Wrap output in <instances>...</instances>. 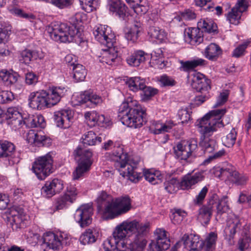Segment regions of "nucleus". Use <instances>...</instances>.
<instances>
[{"label": "nucleus", "instance_id": "dca6fc26", "mask_svg": "<svg viewBox=\"0 0 251 251\" xmlns=\"http://www.w3.org/2000/svg\"><path fill=\"white\" fill-rule=\"evenodd\" d=\"M111 219L126 213L131 208V200L128 196L121 197L114 200Z\"/></svg>", "mask_w": 251, "mask_h": 251}, {"label": "nucleus", "instance_id": "6e6552de", "mask_svg": "<svg viewBox=\"0 0 251 251\" xmlns=\"http://www.w3.org/2000/svg\"><path fill=\"white\" fill-rule=\"evenodd\" d=\"M52 164V157L48 153L35 159L32 170L38 179L44 180L53 172Z\"/></svg>", "mask_w": 251, "mask_h": 251}, {"label": "nucleus", "instance_id": "338daca9", "mask_svg": "<svg viewBox=\"0 0 251 251\" xmlns=\"http://www.w3.org/2000/svg\"><path fill=\"white\" fill-rule=\"evenodd\" d=\"M178 115L182 124L187 123L191 119L189 111L186 109H181L178 112Z\"/></svg>", "mask_w": 251, "mask_h": 251}, {"label": "nucleus", "instance_id": "0e129e2a", "mask_svg": "<svg viewBox=\"0 0 251 251\" xmlns=\"http://www.w3.org/2000/svg\"><path fill=\"white\" fill-rule=\"evenodd\" d=\"M50 2L60 8H63L72 4V0H50Z\"/></svg>", "mask_w": 251, "mask_h": 251}, {"label": "nucleus", "instance_id": "49530a36", "mask_svg": "<svg viewBox=\"0 0 251 251\" xmlns=\"http://www.w3.org/2000/svg\"><path fill=\"white\" fill-rule=\"evenodd\" d=\"M86 19V14L83 12H77L69 19L70 23L76 29L79 24Z\"/></svg>", "mask_w": 251, "mask_h": 251}, {"label": "nucleus", "instance_id": "c756f323", "mask_svg": "<svg viewBox=\"0 0 251 251\" xmlns=\"http://www.w3.org/2000/svg\"><path fill=\"white\" fill-rule=\"evenodd\" d=\"M148 54L141 50L135 51L126 58V62L130 66L138 67L146 60Z\"/></svg>", "mask_w": 251, "mask_h": 251}, {"label": "nucleus", "instance_id": "603ef678", "mask_svg": "<svg viewBox=\"0 0 251 251\" xmlns=\"http://www.w3.org/2000/svg\"><path fill=\"white\" fill-rule=\"evenodd\" d=\"M141 91H142V93L141 94L142 95V99L144 101L150 100L151 97L156 94L158 92L156 89L146 86V85L144 86V88L142 89Z\"/></svg>", "mask_w": 251, "mask_h": 251}, {"label": "nucleus", "instance_id": "1a4fd4ad", "mask_svg": "<svg viewBox=\"0 0 251 251\" xmlns=\"http://www.w3.org/2000/svg\"><path fill=\"white\" fill-rule=\"evenodd\" d=\"M49 32L52 39L61 42H72L74 36L70 27L65 23L54 24L49 28Z\"/></svg>", "mask_w": 251, "mask_h": 251}, {"label": "nucleus", "instance_id": "a18cd8bd", "mask_svg": "<svg viewBox=\"0 0 251 251\" xmlns=\"http://www.w3.org/2000/svg\"><path fill=\"white\" fill-rule=\"evenodd\" d=\"M132 8L134 12L139 15L146 14L149 9V5L147 0H142L136 5H132Z\"/></svg>", "mask_w": 251, "mask_h": 251}, {"label": "nucleus", "instance_id": "423d86ee", "mask_svg": "<svg viewBox=\"0 0 251 251\" xmlns=\"http://www.w3.org/2000/svg\"><path fill=\"white\" fill-rule=\"evenodd\" d=\"M217 238V234L211 232L204 242L200 240L198 235L192 234L189 235L184 234L181 240L184 248L190 251H212L214 249Z\"/></svg>", "mask_w": 251, "mask_h": 251}, {"label": "nucleus", "instance_id": "a211bd4d", "mask_svg": "<svg viewBox=\"0 0 251 251\" xmlns=\"http://www.w3.org/2000/svg\"><path fill=\"white\" fill-rule=\"evenodd\" d=\"M241 227V223L237 217L230 218L227 221L225 229V239L229 245L234 244V236L237 232L240 231Z\"/></svg>", "mask_w": 251, "mask_h": 251}, {"label": "nucleus", "instance_id": "f257e3e1", "mask_svg": "<svg viewBox=\"0 0 251 251\" xmlns=\"http://www.w3.org/2000/svg\"><path fill=\"white\" fill-rule=\"evenodd\" d=\"M149 223H141L136 220L126 221L118 225L112 234V237L103 243L105 251H119L118 248L124 247L123 240L127 234H134L133 241L129 245L130 251H143L147 245L145 236L150 231Z\"/></svg>", "mask_w": 251, "mask_h": 251}, {"label": "nucleus", "instance_id": "f8f14e48", "mask_svg": "<svg viewBox=\"0 0 251 251\" xmlns=\"http://www.w3.org/2000/svg\"><path fill=\"white\" fill-rule=\"evenodd\" d=\"M93 208L90 204L82 205L76 210L74 218L81 227L88 226L92 223Z\"/></svg>", "mask_w": 251, "mask_h": 251}, {"label": "nucleus", "instance_id": "ddd939ff", "mask_svg": "<svg viewBox=\"0 0 251 251\" xmlns=\"http://www.w3.org/2000/svg\"><path fill=\"white\" fill-rule=\"evenodd\" d=\"M21 210L18 211L15 208H12L7 211L3 216L5 221L9 224L13 229H17L22 227L24 225L25 215H23Z\"/></svg>", "mask_w": 251, "mask_h": 251}, {"label": "nucleus", "instance_id": "de8ad7c7", "mask_svg": "<svg viewBox=\"0 0 251 251\" xmlns=\"http://www.w3.org/2000/svg\"><path fill=\"white\" fill-rule=\"evenodd\" d=\"M186 213L181 209H175V211L170 216L172 222L174 224H180L184 218L186 216Z\"/></svg>", "mask_w": 251, "mask_h": 251}, {"label": "nucleus", "instance_id": "f3484780", "mask_svg": "<svg viewBox=\"0 0 251 251\" xmlns=\"http://www.w3.org/2000/svg\"><path fill=\"white\" fill-rule=\"evenodd\" d=\"M248 7V0H238L235 6L228 13L227 19L230 24L238 25L242 13L247 11Z\"/></svg>", "mask_w": 251, "mask_h": 251}, {"label": "nucleus", "instance_id": "13d9d810", "mask_svg": "<svg viewBox=\"0 0 251 251\" xmlns=\"http://www.w3.org/2000/svg\"><path fill=\"white\" fill-rule=\"evenodd\" d=\"M249 43L250 41H246L239 45L234 50L232 54L233 56L238 58L243 55L245 50Z\"/></svg>", "mask_w": 251, "mask_h": 251}, {"label": "nucleus", "instance_id": "412c9836", "mask_svg": "<svg viewBox=\"0 0 251 251\" xmlns=\"http://www.w3.org/2000/svg\"><path fill=\"white\" fill-rule=\"evenodd\" d=\"M197 148V141L193 139L190 141L187 148L184 147L181 143H178L174 149L175 153L178 158L181 160H187Z\"/></svg>", "mask_w": 251, "mask_h": 251}, {"label": "nucleus", "instance_id": "9b49d317", "mask_svg": "<svg viewBox=\"0 0 251 251\" xmlns=\"http://www.w3.org/2000/svg\"><path fill=\"white\" fill-rule=\"evenodd\" d=\"M114 200L110 195L104 191H102L97 199L98 208L99 210L103 209V217L105 220L111 219Z\"/></svg>", "mask_w": 251, "mask_h": 251}, {"label": "nucleus", "instance_id": "69168bd1", "mask_svg": "<svg viewBox=\"0 0 251 251\" xmlns=\"http://www.w3.org/2000/svg\"><path fill=\"white\" fill-rule=\"evenodd\" d=\"M20 113L18 111L17 108L16 107H9L5 114L4 115L5 117V119L7 120V121L12 119L14 117L16 116V115L19 114Z\"/></svg>", "mask_w": 251, "mask_h": 251}, {"label": "nucleus", "instance_id": "7c9ffc66", "mask_svg": "<svg viewBox=\"0 0 251 251\" xmlns=\"http://www.w3.org/2000/svg\"><path fill=\"white\" fill-rule=\"evenodd\" d=\"M206 61L201 58H198L190 61H179L181 66L179 68L180 71L188 72L198 66H202L205 65Z\"/></svg>", "mask_w": 251, "mask_h": 251}, {"label": "nucleus", "instance_id": "052dcab7", "mask_svg": "<svg viewBox=\"0 0 251 251\" xmlns=\"http://www.w3.org/2000/svg\"><path fill=\"white\" fill-rule=\"evenodd\" d=\"M84 116L87 122H89L93 125L97 123L98 114L96 111H93L86 112Z\"/></svg>", "mask_w": 251, "mask_h": 251}, {"label": "nucleus", "instance_id": "5701e85b", "mask_svg": "<svg viewBox=\"0 0 251 251\" xmlns=\"http://www.w3.org/2000/svg\"><path fill=\"white\" fill-rule=\"evenodd\" d=\"M210 82V80L206 78L203 74L198 73L194 77L192 87L197 92L202 93L208 92L211 89Z\"/></svg>", "mask_w": 251, "mask_h": 251}, {"label": "nucleus", "instance_id": "9d476101", "mask_svg": "<svg viewBox=\"0 0 251 251\" xmlns=\"http://www.w3.org/2000/svg\"><path fill=\"white\" fill-rule=\"evenodd\" d=\"M93 33L95 39L107 48L112 47L116 43L115 34L108 26H100L95 30Z\"/></svg>", "mask_w": 251, "mask_h": 251}, {"label": "nucleus", "instance_id": "2eb2a0df", "mask_svg": "<svg viewBox=\"0 0 251 251\" xmlns=\"http://www.w3.org/2000/svg\"><path fill=\"white\" fill-rule=\"evenodd\" d=\"M53 117L57 126L66 129L72 125L74 112L70 109H63L55 112Z\"/></svg>", "mask_w": 251, "mask_h": 251}, {"label": "nucleus", "instance_id": "4d7b16f0", "mask_svg": "<svg viewBox=\"0 0 251 251\" xmlns=\"http://www.w3.org/2000/svg\"><path fill=\"white\" fill-rule=\"evenodd\" d=\"M24 118L22 114L20 113L16 115L15 117L7 121L8 125H11L13 128H19L23 124Z\"/></svg>", "mask_w": 251, "mask_h": 251}, {"label": "nucleus", "instance_id": "0eeeda50", "mask_svg": "<svg viewBox=\"0 0 251 251\" xmlns=\"http://www.w3.org/2000/svg\"><path fill=\"white\" fill-rule=\"evenodd\" d=\"M75 159L78 160V166L73 173L74 179H78L85 173L89 171L92 164V152L88 150H82L78 147L74 151Z\"/></svg>", "mask_w": 251, "mask_h": 251}, {"label": "nucleus", "instance_id": "ea45409f", "mask_svg": "<svg viewBox=\"0 0 251 251\" xmlns=\"http://www.w3.org/2000/svg\"><path fill=\"white\" fill-rule=\"evenodd\" d=\"M83 144L85 145L93 146L97 143H100L102 141L100 137H98L93 131H89L86 133L82 137Z\"/></svg>", "mask_w": 251, "mask_h": 251}, {"label": "nucleus", "instance_id": "4c0bfd02", "mask_svg": "<svg viewBox=\"0 0 251 251\" xmlns=\"http://www.w3.org/2000/svg\"><path fill=\"white\" fill-rule=\"evenodd\" d=\"M175 124L171 120L166 121L165 123H158L155 126V127L151 128V132L154 134H159L162 133L169 132Z\"/></svg>", "mask_w": 251, "mask_h": 251}, {"label": "nucleus", "instance_id": "473e14b6", "mask_svg": "<svg viewBox=\"0 0 251 251\" xmlns=\"http://www.w3.org/2000/svg\"><path fill=\"white\" fill-rule=\"evenodd\" d=\"M15 151L14 145L8 141L0 142V158L12 157Z\"/></svg>", "mask_w": 251, "mask_h": 251}, {"label": "nucleus", "instance_id": "c85d7f7f", "mask_svg": "<svg viewBox=\"0 0 251 251\" xmlns=\"http://www.w3.org/2000/svg\"><path fill=\"white\" fill-rule=\"evenodd\" d=\"M108 50L106 51L102 57V63H105L109 65L115 63H118L120 61V57L118 56V51L116 50L115 44L111 48H107Z\"/></svg>", "mask_w": 251, "mask_h": 251}, {"label": "nucleus", "instance_id": "09e8293b", "mask_svg": "<svg viewBox=\"0 0 251 251\" xmlns=\"http://www.w3.org/2000/svg\"><path fill=\"white\" fill-rule=\"evenodd\" d=\"M74 202V198L69 197L68 195H64L63 196L58 198L55 208L56 210H61L65 207L69 203H72Z\"/></svg>", "mask_w": 251, "mask_h": 251}, {"label": "nucleus", "instance_id": "39448f33", "mask_svg": "<svg viewBox=\"0 0 251 251\" xmlns=\"http://www.w3.org/2000/svg\"><path fill=\"white\" fill-rule=\"evenodd\" d=\"M216 208L217 215H222L224 213L228 212L229 206L228 205L227 197H223L219 199L216 194H213L210 197L206 204L202 206L199 210V216L203 219L204 223L207 224L210 220L212 212Z\"/></svg>", "mask_w": 251, "mask_h": 251}, {"label": "nucleus", "instance_id": "72a5a7b5", "mask_svg": "<svg viewBox=\"0 0 251 251\" xmlns=\"http://www.w3.org/2000/svg\"><path fill=\"white\" fill-rule=\"evenodd\" d=\"M222 53L221 48L215 43H211L205 49V56L210 60H216Z\"/></svg>", "mask_w": 251, "mask_h": 251}, {"label": "nucleus", "instance_id": "cd10ccee", "mask_svg": "<svg viewBox=\"0 0 251 251\" xmlns=\"http://www.w3.org/2000/svg\"><path fill=\"white\" fill-rule=\"evenodd\" d=\"M78 99V101L81 104L90 102L91 103L97 105L101 103L102 101L100 96L97 95L90 90L85 91L81 93Z\"/></svg>", "mask_w": 251, "mask_h": 251}, {"label": "nucleus", "instance_id": "774afa93", "mask_svg": "<svg viewBox=\"0 0 251 251\" xmlns=\"http://www.w3.org/2000/svg\"><path fill=\"white\" fill-rule=\"evenodd\" d=\"M208 192V188L206 186H204L199 193V195L197 196L194 202L196 204H201L202 203L206 194Z\"/></svg>", "mask_w": 251, "mask_h": 251}, {"label": "nucleus", "instance_id": "3c124183", "mask_svg": "<svg viewBox=\"0 0 251 251\" xmlns=\"http://www.w3.org/2000/svg\"><path fill=\"white\" fill-rule=\"evenodd\" d=\"M162 51L158 49L157 51L152 52L151 53V58L152 60H154L155 64L157 66L159 69H163L166 66L164 60L162 58Z\"/></svg>", "mask_w": 251, "mask_h": 251}, {"label": "nucleus", "instance_id": "e2e57ef3", "mask_svg": "<svg viewBox=\"0 0 251 251\" xmlns=\"http://www.w3.org/2000/svg\"><path fill=\"white\" fill-rule=\"evenodd\" d=\"M211 0H195V2L196 5L200 7H203V9L205 11H210L211 8H213V7L211 5L210 2Z\"/></svg>", "mask_w": 251, "mask_h": 251}, {"label": "nucleus", "instance_id": "5fc2aeb1", "mask_svg": "<svg viewBox=\"0 0 251 251\" xmlns=\"http://www.w3.org/2000/svg\"><path fill=\"white\" fill-rule=\"evenodd\" d=\"M229 95V91L228 90H224L221 92L214 107L216 108L224 104L227 101Z\"/></svg>", "mask_w": 251, "mask_h": 251}, {"label": "nucleus", "instance_id": "c03bdc74", "mask_svg": "<svg viewBox=\"0 0 251 251\" xmlns=\"http://www.w3.org/2000/svg\"><path fill=\"white\" fill-rule=\"evenodd\" d=\"M165 190L170 194L176 193L180 187V183L176 178H172L164 182Z\"/></svg>", "mask_w": 251, "mask_h": 251}, {"label": "nucleus", "instance_id": "4468645a", "mask_svg": "<svg viewBox=\"0 0 251 251\" xmlns=\"http://www.w3.org/2000/svg\"><path fill=\"white\" fill-rule=\"evenodd\" d=\"M62 236L49 232L43 236L41 247L44 251H57L61 246Z\"/></svg>", "mask_w": 251, "mask_h": 251}, {"label": "nucleus", "instance_id": "c9c22d12", "mask_svg": "<svg viewBox=\"0 0 251 251\" xmlns=\"http://www.w3.org/2000/svg\"><path fill=\"white\" fill-rule=\"evenodd\" d=\"M39 57L37 51L25 49L20 53L19 58L21 63L28 64L31 61L36 60Z\"/></svg>", "mask_w": 251, "mask_h": 251}, {"label": "nucleus", "instance_id": "6e6d98bb", "mask_svg": "<svg viewBox=\"0 0 251 251\" xmlns=\"http://www.w3.org/2000/svg\"><path fill=\"white\" fill-rule=\"evenodd\" d=\"M14 99V94L11 91L0 92V103L3 104L11 101Z\"/></svg>", "mask_w": 251, "mask_h": 251}, {"label": "nucleus", "instance_id": "8fccbe9b", "mask_svg": "<svg viewBox=\"0 0 251 251\" xmlns=\"http://www.w3.org/2000/svg\"><path fill=\"white\" fill-rule=\"evenodd\" d=\"M236 134L235 129L232 128L230 133L223 138L224 144L228 148L232 147L235 143Z\"/></svg>", "mask_w": 251, "mask_h": 251}, {"label": "nucleus", "instance_id": "37998d69", "mask_svg": "<svg viewBox=\"0 0 251 251\" xmlns=\"http://www.w3.org/2000/svg\"><path fill=\"white\" fill-rule=\"evenodd\" d=\"M95 230L92 229H87L80 236V241L83 245L94 243L96 241Z\"/></svg>", "mask_w": 251, "mask_h": 251}, {"label": "nucleus", "instance_id": "393cba45", "mask_svg": "<svg viewBox=\"0 0 251 251\" xmlns=\"http://www.w3.org/2000/svg\"><path fill=\"white\" fill-rule=\"evenodd\" d=\"M66 90L64 87H52L47 92L48 95L46 97V100L47 101V104L48 107L56 104L64 95Z\"/></svg>", "mask_w": 251, "mask_h": 251}, {"label": "nucleus", "instance_id": "bb28decb", "mask_svg": "<svg viewBox=\"0 0 251 251\" xmlns=\"http://www.w3.org/2000/svg\"><path fill=\"white\" fill-rule=\"evenodd\" d=\"M109 10L115 12L120 18L125 19L128 15L127 7L120 0H111L109 2Z\"/></svg>", "mask_w": 251, "mask_h": 251}, {"label": "nucleus", "instance_id": "4be33fe9", "mask_svg": "<svg viewBox=\"0 0 251 251\" xmlns=\"http://www.w3.org/2000/svg\"><path fill=\"white\" fill-rule=\"evenodd\" d=\"M63 189L62 181L54 178L51 181H48L41 189V193L48 198H50L55 194L59 193Z\"/></svg>", "mask_w": 251, "mask_h": 251}, {"label": "nucleus", "instance_id": "a878e982", "mask_svg": "<svg viewBox=\"0 0 251 251\" xmlns=\"http://www.w3.org/2000/svg\"><path fill=\"white\" fill-rule=\"evenodd\" d=\"M202 173L197 172L193 175L188 174L184 176L180 182V187L183 190L189 189L192 186L203 180Z\"/></svg>", "mask_w": 251, "mask_h": 251}, {"label": "nucleus", "instance_id": "20e7f679", "mask_svg": "<svg viewBox=\"0 0 251 251\" xmlns=\"http://www.w3.org/2000/svg\"><path fill=\"white\" fill-rule=\"evenodd\" d=\"M146 110L136 100L128 98L120 105L118 117L122 124L134 128L141 127L147 122Z\"/></svg>", "mask_w": 251, "mask_h": 251}, {"label": "nucleus", "instance_id": "f704fd0d", "mask_svg": "<svg viewBox=\"0 0 251 251\" xmlns=\"http://www.w3.org/2000/svg\"><path fill=\"white\" fill-rule=\"evenodd\" d=\"M142 24L139 22L135 21L132 26L126 33L125 37L127 40L135 42L138 38L139 33L142 30Z\"/></svg>", "mask_w": 251, "mask_h": 251}, {"label": "nucleus", "instance_id": "b1692460", "mask_svg": "<svg viewBox=\"0 0 251 251\" xmlns=\"http://www.w3.org/2000/svg\"><path fill=\"white\" fill-rule=\"evenodd\" d=\"M184 35L185 41L192 45H199L203 41L202 31L198 27L185 29Z\"/></svg>", "mask_w": 251, "mask_h": 251}, {"label": "nucleus", "instance_id": "79ce46f5", "mask_svg": "<svg viewBox=\"0 0 251 251\" xmlns=\"http://www.w3.org/2000/svg\"><path fill=\"white\" fill-rule=\"evenodd\" d=\"M73 77L77 82L82 81L85 78L87 73L85 67L76 64L73 68Z\"/></svg>", "mask_w": 251, "mask_h": 251}, {"label": "nucleus", "instance_id": "7ed1b4c3", "mask_svg": "<svg viewBox=\"0 0 251 251\" xmlns=\"http://www.w3.org/2000/svg\"><path fill=\"white\" fill-rule=\"evenodd\" d=\"M226 112V109L213 110L196 122V125L202 135L199 144L205 153H213L217 150L216 140L210 138L209 136L217 130V128L225 126L223 120H221V118Z\"/></svg>", "mask_w": 251, "mask_h": 251}, {"label": "nucleus", "instance_id": "f03ea898", "mask_svg": "<svg viewBox=\"0 0 251 251\" xmlns=\"http://www.w3.org/2000/svg\"><path fill=\"white\" fill-rule=\"evenodd\" d=\"M114 150L112 153V159L115 161V166L121 176L127 177L132 182L137 183L144 176L146 180L155 185L162 181V176L158 171L154 172L151 170H146L144 174L137 173L135 170L139 161L128 159L127 153L123 152V149L118 146H114Z\"/></svg>", "mask_w": 251, "mask_h": 251}, {"label": "nucleus", "instance_id": "58836bf2", "mask_svg": "<svg viewBox=\"0 0 251 251\" xmlns=\"http://www.w3.org/2000/svg\"><path fill=\"white\" fill-rule=\"evenodd\" d=\"M198 27L208 33H215L217 30L216 25L212 21L208 19L201 20L198 23Z\"/></svg>", "mask_w": 251, "mask_h": 251}, {"label": "nucleus", "instance_id": "2f4dec72", "mask_svg": "<svg viewBox=\"0 0 251 251\" xmlns=\"http://www.w3.org/2000/svg\"><path fill=\"white\" fill-rule=\"evenodd\" d=\"M170 246V239L166 237L157 241H151L149 246V251H164L168 249Z\"/></svg>", "mask_w": 251, "mask_h": 251}, {"label": "nucleus", "instance_id": "864d4df0", "mask_svg": "<svg viewBox=\"0 0 251 251\" xmlns=\"http://www.w3.org/2000/svg\"><path fill=\"white\" fill-rule=\"evenodd\" d=\"M82 8L87 12H91L97 5L98 0H79Z\"/></svg>", "mask_w": 251, "mask_h": 251}, {"label": "nucleus", "instance_id": "a19ab883", "mask_svg": "<svg viewBox=\"0 0 251 251\" xmlns=\"http://www.w3.org/2000/svg\"><path fill=\"white\" fill-rule=\"evenodd\" d=\"M148 34L151 38L156 39L159 42H161L166 37V33L164 30L153 26L149 27Z\"/></svg>", "mask_w": 251, "mask_h": 251}, {"label": "nucleus", "instance_id": "6ab92c4d", "mask_svg": "<svg viewBox=\"0 0 251 251\" xmlns=\"http://www.w3.org/2000/svg\"><path fill=\"white\" fill-rule=\"evenodd\" d=\"M48 95L45 91L30 93L28 97V104L33 109L41 110L48 107L46 97Z\"/></svg>", "mask_w": 251, "mask_h": 251}, {"label": "nucleus", "instance_id": "680f3d73", "mask_svg": "<svg viewBox=\"0 0 251 251\" xmlns=\"http://www.w3.org/2000/svg\"><path fill=\"white\" fill-rule=\"evenodd\" d=\"M160 82L163 86H173L176 84L175 80L166 75L160 77Z\"/></svg>", "mask_w": 251, "mask_h": 251}, {"label": "nucleus", "instance_id": "e433bc0d", "mask_svg": "<svg viewBox=\"0 0 251 251\" xmlns=\"http://www.w3.org/2000/svg\"><path fill=\"white\" fill-rule=\"evenodd\" d=\"M126 83L131 90L136 92L144 88L145 85V80L141 79L140 77L135 76L128 79Z\"/></svg>", "mask_w": 251, "mask_h": 251}, {"label": "nucleus", "instance_id": "aec40b11", "mask_svg": "<svg viewBox=\"0 0 251 251\" xmlns=\"http://www.w3.org/2000/svg\"><path fill=\"white\" fill-rule=\"evenodd\" d=\"M221 174L226 176L230 180L237 185H244L247 183L248 177L243 174H240L233 167H227L220 169Z\"/></svg>", "mask_w": 251, "mask_h": 251}, {"label": "nucleus", "instance_id": "bf43d9fd", "mask_svg": "<svg viewBox=\"0 0 251 251\" xmlns=\"http://www.w3.org/2000/svg\"><path fill=\"white\" fill-rule=\"evenodd\" d=\"M196 18V14L192 10L190 9L185 10L183 12L181 13V17H176V19L180 21V19H182L186 20H190L194 19Z\"/></svg>", "mask_w": 251, "mask_h": 251}]
</instances>
